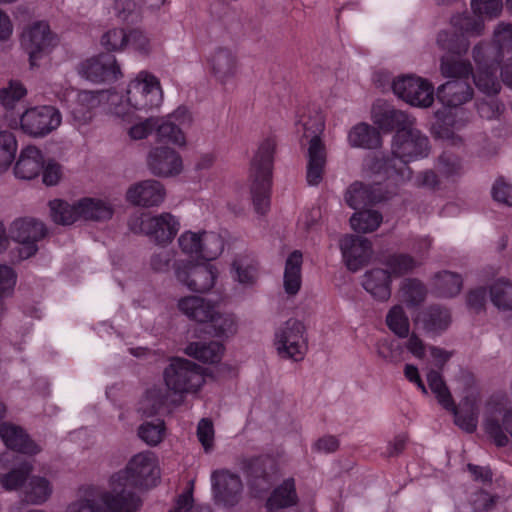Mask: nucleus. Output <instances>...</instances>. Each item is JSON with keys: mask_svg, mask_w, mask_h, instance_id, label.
<instances>
[{"mask_svg": "<svg viewBox=\"0 0 512 512\" xmlns=\"http://www.w3.org/2000/svg\"><path fill=\"white\" fill-rule=\"evenodd\" d=\"M382 214L376 210L364 209L355 212L350 218L351 227L359 233L375 231L382 223Z\"/></svg>", "mask_w": 512, "mask_h": 512, "instance_id": "79ce46f5", "label": "nucleus"}, {"mask_svg": "<svg viewBox=\"0 0 512 512\" xmlns=\"http://www.w3.org/2000/svg\"><path fill=\"white\" fill-rule=\"evenodd\" d=\"M275 341L280 357L300 361L307 351L306 327L290 318L276 331Z\"/></svg>", "mask_w": 512, "mask_h": 512, "instance_id": "6e6552de", "label": "nucleus"}, {"mask_svg": "<svg viewBox=\"0 0 512 512\" xmlns=\"http://www.w3.org/2000/svg\"><path fill=\"white\" fill-rule=\"evenodd\" d=\"M473 88L468 80H450L437 89V98L448 107H458L473 97Z\"/></svg>", "mask_w": 512, "mask_h": 512, "instance_id": "393cba45", "label": "nucleus"}, {"mask_svg": "<svg viewBox=\"0 0 512 512\" xmlns=\"http://www.w3.org/2000/svg\"><path fill=\"white\" fill-rule=\"evenodd\" d=\"M274 463L270 458L257 457L251 459L247 465V474L254 486L266 490L272 485Z\"/></svg>", "mask_w": 512, "mask_h": 512, "instance_id": "2f4dec72", "label": "nucleus"}, {"mask_svg": "<svg viewBox=\"0 0 512 512\" xmlns=\"http://www.w3.org/2000/svg\"><path fill=\"white\" fill-rule=\"evenodd\" d=\"M52 494V486L44 477L33 476L29 479L24 490V501L33 504L41 505L45 503Z\"/></svg>", "mask_w": 512, "mask_h": 512, "instance_id": "58836bf2", "label": "nucleus"}, {"mask_svg": "<svg viewBox=\"0 0 512 512\" xmlns=\"http://www.w3.org/2000/svg\"><path fill=\"white\" fill-rule=\"evenodd\" d=\"M395 95L417 107H429L434 100V88L426 80L413 75H404L393 81Z\"/></svg>", "mask_w": 512, "mask_h": 512, "instance_id": "f8f14e48", "label": "nucleus"}, {"mask_svg": "<svg viewBox=\"0 0 512 512\" xmlns=\"http://www.w3.org/2000/svg\"><path fill=\"white\" fill-rule=\"evenodd\" d=\"M147 163L152 174L159 177L174 176L182 170L180 155L168 147H157L151 150Z\"/></svg>", "mask_w": 512, "mask_h": 512, "instance_id": "4be33fe9", "label": "nucleus"}, {"mask_svg": "<svg viewBox=\"0 0 512 512\" xmlns=\"http://www.w3.org/2000/svg\"><path fill=\"white\" fill-rule=\"evenodd\" d=\"M21 45L29 55L31 67H36L38 66V60L55 45V37L46 22L37 21L23 31Z\"/></svg>", "mask_w": 512, "mask_h": 512, "instance_id": "4468645a", "label": "nucleus"}, {"mask_svg": "<svg viewBox=\"0 0 512 512\" xmlns=\"http://www.w3.org/2000/svg\"><path fill=\"white\" fill-rule=\"evenodd\" d=\"M491 195L494 201L512 206V184L505 181L504 178H498L492 186Z\"/></svg>", "mask_w": 512, "mask_h": 512, "instance_id": "338daca9", "label": "nucleus"}, {"mask_svg": "<svg viewBox=\"0 0 512 512\" xmlns=\"http://www.w3.org/2000/svg\"><path fill=\"white\" fill-rule=\"evenodd\" d=\"M237 324L232 314H221L214 310L203 331L213 337H229L236 333Z\"/></svg>", "mask_w": 512, "mask_h": 512, "instance_id": "c9c22d12", "label": "nucleus"}, {"mask_svg": "<svg viewBox=\"0 0 512 512\" xmlns=\"http://www.w3.org/2000/svg\"><path fill=\"white\" fill-rule=\"evenodd\" d=\"M235 279L242 284L252 285L257 278L258 263L249 257H239L233 261Z\"/></svg>", "mask_w": 512, "mask_h": 512, "instance_id": "09e8293b", "label": "nucleus"}, {"mask_svg": "<svg viewBox=\"0 0 512 512\" xmlns=\"http://www.w3.org/2000/svg\"><path fill=\"white\" fill-rule=\"evenodd\" d=\"M492 304L502 311H512V282L498 279L489 288Z\"/></svg>", "mask_w": 512, "mask_h": 512, "instance_id": "a19ab883", "label": "nucleus"}, {"mask_svg": "<svg viewBox=\"0 0 512 512\" xmlns=\"http://www.w3.org/2000/svg\"><path fill=\"white\" fill-rule=\"evenodd\" d=\"M418 320L427 334L436 336L449 327L451 315L448 309L439 305H432L419 314Z\"/></svg>", "mask_w": 512, "mask_h": 512, "instance_id": "c756f323", "label": "nucleus"}, {"mask_svg": "<svg viewBox=\"0 0 512 512\" xmlns=\"http://www.w3.org/2000/svg\"><path fill=\"white\" fill-rule=\"evenodd\" d=\"M372 118L374 124L384 133L395 131V134H399L411 125H416L414 117L391 106L374 108Z\"/></svg>", "mask_w": 512, "mask_h": 512, "instance_id": "aec40b11", "label": "nucleus"}, {"mask_svg": "<svg viewBox=\"0 0 512 512\" xmlns=\"http://www.w3.org/2000/svg\"><path fill=\"white\" fill-rule=\"evenodd\" d=\"M32 471V465L24 461L19 467L12 469L6 474H0V483L6 490H17L27 480Z\"/></svg>", "mask_w": 512, "mask_h": 512, "instance_id": "3c124183", "label": "nucleus"}, {"mask_svg": "<svg viewBox=\"0 0 512 512\" xmlns=\"http://www.w3.org/2000/svg\"><path fill=\"white\" fill-rule=\"evenodd\" d=\"M164 186L157 180H144L131 186L127 193V200L133 205L152 207L158 206L165 198Z\"/></svg>", "mask_w": 512, "mask_h": 512, "instance_id": "b1692460", "label": "nucleus"}, {"mask_svg": "<svg viewBox=\"0 0 512 512\" xmlns=\"http://www.w3.org/2000/svg\"><path fill=\"white\" fill-rule=\"evenodd\" d=\"M128 226L131 232L144 234L157 244L171 243L180 229L179 220L169 212L155 216L150 214L132 216Z\"/></svg>", "mask_w": 512, "mask_h": 512, "instance_id": "20e7f679", "label": "nucleus"}, {"mask_svg": "<svg viewBox=\"0 0 512 512\" xmlns=\"http://www.w3.org/2000/svg\"><path fill=\"white\" fill-rule=\"evenodd\" d=\"M276 143L267 138L259 145L250 166L251 195L255 211L265 214L270 207L272 165Z\"/></svg>", "mask_w": 512, "mask_h": 512, "instance_id": "f03ea898", "label": "nucleus"}, {"mask_svg": "<svg viewBox=\"0 0 512 512\" xmlns=\"http://www.w3.org/2000/svg\"><path fill=\"white\" fill-rule=\"evenodd\" d=\"M50 214L53 221L61 225H71L78 219H81L79 201L69 204L60 199H54L49 202Z\"/></svg>", "mask_w": 512, "mask_h": 512, "instance_id": "4c0bfd02", "label": "nucleus"}, {"mask_svg": "<svg viewBox=\"0 0 512 512\" xmlns=\"http://www.w3.org/2000/svg\"><path fill=\"white\" fill-rule=\"evenodd\" d=\"M493 40L501 52H512V24L499 23L494 30Z\"/></svg>", "mask_w": 512, "mask_h": 512, "instance_id": "0e129e2a", "label": "nucleus"}, {"mask_svg": "<svg viewBox=\"0 0 512 512\" xmlns=\"http://www.w3.org/2000/svg\"><path fill=\"white\" fill-rule=\"evenodd\" d=\"M431 151L430 140L416 125H411L404 132L394 134L391 152L399 159L410 163L428 157Z\"/></svg>", "mask_w": 512, "mask_h": 512, "instance_id": "1a4fd4ad", "label": "nucleus"}, {"mask_svg": "<svg viewBox=\"0 0 512 512\" xmlns=\"http://www.w3.org/2000/svg\"><path fill=\"white\" fill-rule=\"evenodd\" d=\"M348 142L352 147L375 149L381 146L382 140L375 127L367 123H358L349 131Z\"/></svg>", "mask_w": 512, "mask_h": 512, "instance_id": "473e14b6", "label": "nucleus"}, {"mask_svg": "<svg viewBox=\"0 0 512 512\" xmlns=\"http://www.w3.org/2000/svg\"><path fill=\"white\" fill-rule=\"evenodd\" d=\"M44 156L35 146L23 149L14 167V174L23 180H32L38 177L43 169Z\"/></svg>", "mask_w": 512, "mask_h": 512, "instance_id": "a878e982", "label": "nucleus"}, {"mask_svg": "<svg viewBox=\"0 0 512 512\" xmlns=\"http://www.w3.org/2000/svg\"><path fill=\"white\" fill-rule=\"evenodd\" d=\"M454 415V422L461 429L468 433H473L477 428L478 423V412H468L465 410H459L454 403V409H446Z\"/></svg>", "mask_w": 512, "mask_h": 512, "instance_id": "680f3d73", "label": "nucleus"}, {"mask_svg": "<svg viewBox=\"0 0 512 512\" xmlns=\"http://www.w3.org/2000/svg\"><path fill=\"white\" fill-rule=\"evenodd\" d=\"M79 73L93 83L114 82L122 77L116 57L111 53H101L82 62Z\"/></svg>", "mask_w": 512, "mask_h": 512, "instance_id": "dca6fc26", "label": "nucleus"}, {"mask_svg": "<svg viewBox=\"0 0 512 512\" xmlns=\"http://www.w3.org/2000/svg\"><path fill=\"white\" fill-rule=\"evenodd\" d=\"M297 499L294 480L287 479L273 491L266 507L269 511L290 507L297 503Z\"/></svg>", "mask_w": 512, "mask_h": 512, "instance_id": "e433bc0d", "label": "nucleus"}, {"mask_svg": "<svg viewBox=\"0 0 512 512\" xmlns=\"http://www.w3.org/2000/svg\"><path fill=\"white\" fill-rule=\"evenodd\" d=\"M224 346L218 341L192 342L185 348V353L204 363H217L221 360Z\"/></svg>", "mask_w": 512, "mask_h": 512, "instance_id": "72a5a7b5", "label": "nucleus"}, {"mask_svg": "<svg viewBox=\"0 0 512 512\" xmlns=\"http://www.w3.org/2000/svg\"><path fill=\"white\" fill-rule=\"evenodd\" d=\"M17 141L13 133L0 132V171L7 169L15 158Z\"/></svg>", "mask_w": 512, "mask_h": 512, "instance_id": "5fc2aeb1", "label": "nucleus"}, {"mask_svg": "<svg viewBox=\"0 0 512 512\" xmlns=\"http://www.w3.org/2000/svg\"><path fill=\"white\" fill-rule=\"evenodd\" d=\"M302 253L293 251L287 258L284 270V289L289 295H295L301 288Z\"/></svg>", "mask_w": 512, "mask_h": 512, "instance_id": "f704fd0d", "label": "nucleus"}, {"mask_svg": "<svg viewBox=\"0 0 512 512\" xmlns=\"http://www.w3.org/2000/svg\"><path fill=\"white\" fill-rule=\"evenodd\" d=\"M168 392L162 388L153 387L147 390L140 403V411L147 417L154 416L165 406Z\"/></svg>", "mask_w": 512, "mask_h": 512, "instance_id": "de8ad7c7", "label": "nucleus"}, {"mask_svg": "<svg viewBox=\"0 0 512 512\" xmlns=\"http://www.w3.org/2000/svg\"><path fill=\"white\" fill-rule=\"evenodd\" d=\"M438 167L446 176L458 175L462 170L461 160L455 154L444 151L438 158Z\"/></svg>", "mask_w": 512, "mask_h": 512, "instance_id": "69168bd1", "label": "nucleus"}, {"mask_svg": "<svg viewBox=\"0 0 512 512\" xmlns=\"http://www.w3.org/2000/svg\"><path fill=\"white\" fill-rule=\"evenodd\" d=\"M402 291L406 303L410 306L419 305L426 297V288L417 279H406L402 285Z\"/></svg>", "mask_w": 512, "mask_h": 512, "instance_id": "4d7b16f0", "label": "nucleus"}, {"mask_svg": "<svg viewBox=\"0 0 512 512\" xmlns=\"http://www.w3.org/2000/svg\"><path fill=\"white\" fill-rule=\"evenodd\" d=\"M207 62L212 75L222 84H225L237 73V55L228 47H216L208 56Z\"/></svg>", "mask_w": 512, "mask_h": 512, "instance_id": "5701e85b", "label": "nucleus"}, {"mask_svg": "<svg viewBox=\"0 0 512 512\" xmlns=\"http://www.w3.org/2000/svg\"><path fill=\"white\" fill-rule=\"evenodd\" d=\"M102 46L108 51H120L128 45V34L121 28H113L101 37Z\"/></svg>", "mask_w": 512, "mask_h": 512, "instance_id": "13d9d810", "label": "nucleus"}, {"mask_svg": "<svg viewBox=\"0 0 512 512\" xmlns=\"http://www.w3.org/2000/svg\"><path fill=\"white\" fill-rule=\"evenodd\" d=\"M65 512H108L100 502L95 499L82 498L70 503Z\"/></svg>", "mask_w": 512, "mask_h": 512, "instance_id": "774afa93", "label": "nucleus"}, {"mask_svg": "<svg viewBox=\"0 0 512 512\" xmlns=\"http://www.w3.org/2000/svg\"><path fill=\"white\" fill-rule=\"evenodd\" d=\"M0 437L5 445L23 454H36L39 449L22 428L3 423L0 425Z\"/></svg>", "mask_w": 512, "mask_h": 512, "instance_id": "bb28decb", "label": "nucleus"}, {"mask_svg": "<svg viewBox=\"0 0 512 512\" xmlns=\"http://www.w3.org/2000/svg\"><path fill=\"white\" fill-rule=\"evenodd\" d=\"M340 250L347 268L356 272L366 265L373 253L372 243L364 237L345 235L340 240Z\"/></svg>", "mask_w": 512, "mask_h": 512, "instance_id": "a211bd4d", "label": "nucleus"}, {"mask_svg": "<svg viewBox=\"0 0 512 512\" xmlns=\"http://www.w3.org/2000/svg\"><path fill=\"white\" fill-rule=\"evenodd\" d=\"M177 279L197 293L210 291L217 277V269L210 264H194L190 261L175 264Z\"/></svg>", "mask_w": 512, "mask_h": 512, "instance_id": "ddd939ff", "label": "nucleus"}, {"mask_svg": "<svg viewBox=\"0 0 512 512\" xmlns=\"http://www.w3.org/2000/svg\"><path fill=\"white\" fill-rule=\"evenodd\" d=\"M163 377L167 388L176 394L196 392L204 383L201 367L184 358L171 359Z\"/></svg>", "mask_w": 512, "mask_h": 512, "instance_id": "423d86ee", "label": "nucleus"}, {"mask_svg": "<svg viewBox=\"0 0 512 512\" xmlns=\"http://www.w3.org/2000/svg\"><path fill=\"white\" fill-rule=\"evenodd\" d=\"M114 11L117 18L128 24H134L141 20V13L134 0H115Z\"/></svg>", "mask_w": 512, "mask_h": 512, "instance_id": "6e6d98bb", "label": "nucleus"}, {"mask_svg": "<svg viewBox=\"0 0 512 512\" xmlns=\"http://www.w3.org/2000/svg\"><path fill=\"white\" fill-rule=\"evenodd\" d=\"M383 264L389 275L401 277L411 273L420 263L406 253H393L385 257Z\"/></svg>", "mask_w": 512, "mask_h": 512, "instance_id": "ea45409f", "label": "nucleus"}, {"mask_svg": "<svg viewBox=\"0 0 512 512\" xmlns=\"http://www.w3.org/2000/svg\"><path fill=\"white\" fill-rule=\"evenodd\" d=\"M462 285L463 279L457 273L442 271L436 274V286L444 297L456 296L461 291Z\"/></svg>", "mask_w": 512, "mask_h": 512, "instance_id": "8fccbe9b", "label": "nucleus"}, {"mask_svg": "<svg viewBox=\"0 0 512 512\" xmlns=\"http://www.w3.org/2000/svg\"><path fill=\"white\" fill-rule=\"evenodd\" d=\"M224 249L221 236L214 232H202L200 258L206 261L216 259Z\"/></svg>", "mask_w": 512, "mask_h": 512, "instance_id": "603ef678", "label": "nucleus"}, {"mask_svg": "<svg viewBox=\"0 0 512 512\" xmlns=\"http://www.w3.org/2000/svg\"><path fill=\"white\" fill-rule=\"evenodd\" d=\"M387 327L399 338H407L410 333V321L400 305L393 306L385 319Z\"/></svg>", "mask_w": 512, "mask_h": 512, "instance_id": "49530a36", "label": "nucleus"}, {"mask_svg": "<svg viewBox=\"0 0 512 512\" xmlns=\"http://www.w3.org/2000/svg\"><path fill=\"white\" fill-rule=\"evenodd\" d=\"M124 473H115L110 479V489L101 494V502L109 512H137L142 500L135 487L125 480Z\"/></svg>", "mask_w": 512, "mask_h": 512, "instance_id": "0eeeda50", "label": "nucleus"}, {"mask_svg": "<svg viewBox=\"0 0 512 512\" xmlns=\"http://www.w3.org/2000/svg\"><path fill=\"white\" fill-rule=\"evenodd\" d=\"M472 76L476 87L481 92L489 96L497 95L500 92L501 84L496 76V68H492V66L478 68Z\"/></svg>", "mask_w": 512, "mask_h": 512, "instance_id": "a18cd8bd", "label": "nucleus"}, {"mask_svg": "<svg viewBox=\"0 0 512 512\" xmlns=\"http://www.w3.org/2000/svg\"><path fill=\"white\" fill-rule=\"evenodd\" d=\"M47 234L45 225L31 217L19 218L13 221L9 230V236L22 247L19 249V257L27 259L38 251L37 242Z\"/></svg>", "mask_w": 512, "mask_h": 512, "instance_id": "9d476101", "label": "nucleus"}, {"mask_svg": "<svg viewBox=\"0 0 512 512\" xmlns=\"http://www.w3.org/2000/svg\"><path fill=\"white\" fill-rule=\"evenodd\" d=\"M501 0H471V8L476 16L496 17L502 10Z\"/></svg>", "mask_w": 512, "mask_h": 512, "instance_id": "e2e57ef3", "label": "nucleus"}, {"mask_svg": "<svg viewBox=\"0 0 512 512\" xmlns=\"http://www.w3.org/2000/svg\"><path fill=\"white\" fill-rule=\"evenodd\" d=\"M447 37L446 32L439 33L437 37V42L451 52L441 58V74L446 78H453V80H468L473 74L472 65L469 61L460 59L459 56L467 52L469 43L464 37H461L457 39L459 43L456 46L442 44Z\"/></svg>", "mask_w": 512, "mask_h": 512, "instance_id": "9b49d317", "label": "nucleus"}, {"mask_svg": "<svg viewBox=\"0 0 512 512\" xmlns=\"http://www.w3.org/2000/svg\"><path fill=\"white\" fill-rule=\"evenodd\" d=\"M427 382L431 391L435 394L438 403L446 409H454L453 397L439 371L430 370L427 374Z\"/></svg>", "mask_w": 512, "mask_h": 512, "instance_id": "c03bdc74", "label": "nucleus"}, {"mask_svg": "<svg viewBox=\"0 0 512 512\" xmlns=\"http://www.w3.org/2000/svg\"><path fill=\"white\" fill-rule=\"evenodd\" d=\"M189 115L186 108L179 107L166 119L157 118L156 135L159 142L172 143L178 146L185 144V136L180 125L189 121Z\"/></svg>", "mask_w": 512, "mask_h": 512, "instance_id": "412c9836", "label": "nucleus"}, {"mask_svg": "<svg viewBox=\"0 0 512 512\" xmlns=\"http://www.w3.org/2000/svg\"><path fill=\"white\" fill-rule=\"evenodd\" d=\"M384 199L380 188L355 182L349 186L345 193V201L353 209L373 205Z\"/></svg>", "mask_w": 512, "mask_h": 512, "instance_id": "c85d7f7f", "label": "nucleus"}, {"mask_svg": "<svg viewBox=\"0 0 512 512\" xmlns=\"http://www.w3.org/2000/svg\"><path fill=\"white\" fill-rule=\"evenodd\" d=\"M202 233L186 231L178 239L179 246L183 253L200 258Z\"/></svg>", "mask_w": 512, "mask_h": 512, "instance_id": "052dcab7", "label": "nucleus"}, {"mask_svg": "<svg viewBox=\"0 0 512 512\" xmlns=\"http://www.w3.org/2000/svg\"><path fill=\"white\" fill-rule=\"evenodd\" d=\"M408 162L391 156L375 157L371 163V171L383 180L390 181L395 186L403 185L412 178L413 171Z\"/></svg>", "mask_w": 512, "mask_h": 512, "instance_id": "6ab92c4d", "label": "nucleus"}, {"mask_svg": "<svg viewBox=\"0 0 512 512\" xmlns=\"http://www.w3.org/2000/svg\"><path fill=\"white\" fill-rule=\"evenodd\" d=\"M164 433L165 423L163 420L144 422L138 428V436L150 446L159 444L164 438Z\"/></svg>", "mask_w": 512, "mask_h": 512, "instance_id": "864d4df0", "label": "nucleus"}, {"mask_svg": "<svg viewBox=\"0 0 512 512\" xmlns=\"http://www.w3.org/2000/svg\"><path fill=\"white\" fill-rule=\"evenodd\" d=\"M211 481L216 504L232 507L239 502L243 485L238 475L227 470L214 471Z\"/></svg>", "mask_w": 512, "mask_h": 512, "instance_id": "f3484780", "label": "nucleus"}, {"mask_svg": "<svg viewBox=\"0 0 512 512\" xmlns=\"http://www.w3.org/2000/svg\"><path fill=\"white\" fill-rule=\"evenodd\" d=\"M81 218L85 220L102 221L110 219L113 215L112 208L101 200L83 198L79 200Z\"/></svg>", "mask_w": 512, "mask_h": 512, "instance_id": "37998d69", "label": "nucleus"}, {"mask_svg": "<svg viewBox=\"0 0 512 512\" xmlns=\"http://www.w3.org/2000/svg\"><path fill=\"white\" fill-rule=\"evenodd\" d=\"M26 94V88L19 81L11 80L7 87L0 89V102L5 109L4 118L10 128L20 129L33 138H43L60 126L61 113L50 105L20 111L17 106Z\"/></svg>", "mask_w": 512, "mask_h": 512, "instance_id": "f257e3e1", "label": "nucleus"}, {"mask_svg": "<svg viewBox=\"0 0 512 512\" xmlns=\"http://www.w3.org/2000/svg\"><path fill=\"white\" fill-rule=\"evenodd\" d=\"M126 101L135 111L147 113L158 108L163 101L160 81L149 72H140L128 85Z\"/></svg>", "mask_w": 512, "mask_h": 512, "instance_id": "39448f33", "label": "nucleus"}, {"mask_svg": "<svg viewBox=\"0 0 512 512\" xmlns=\"http://www.w3.org/2000/svg\"><path fill=\"white\" fill-rule=\"evenodd\" d=\"M299 122L303 129L301 144L304 145L303 139L308 140L306 180L308 185L317 186L323 179L327 163L326 146L320 137L325 127L324 119L316 113L307 119L302 118Z\"/></svg>", "mask_w": 512, "mask_h": 512, "instance_id": "7ed1b4c3", "label": "nucleus"}, {"mask_svg": "<svg viewBox=\"0 0 512 512\" xmlns=\"http://www.w3.org/2000/svg\"><path fill=\"white\" fill-rule=\"evenodd\" d=\"M363 288L379 301H386L391 296V278L386 269L374 268L363 276Z\"/></svg>", "mask_w": 512, "mask_h": 512, "instance_id": "cd10ccee", "label": "nucleus"}, {"mask_svg": "<svg viewBox=\"0 0 512 512\" xmlns=\"http://www.w3.org/2000/svg\"><path fill=\"white\" fill-rule=\"evenodd\" d=\"M117 473H124L125 480L137 488H150L157 484L160 473L155 457L152 453H139L127 464L124 470Z\"/></svg>", "mask_w": 512, "mask_h": 512, "instance_id": "2eb2a0df", "label": "nucleus"}, {"mask_svg": "<svg viewBox=\"0 0 512 512\" xmlns=\"http://www.w3.org/2000/svg\"><path fill=\"white\" fill-rule=\"evenodd\" d=\"M452 23L459 27L463 33L475 36H479L484 29V23L480 16L473 17L466 13L453 17Z\"/></svg>", "mask_w": 512, "mask_h": 512, "instance_id": "bf43d9fd", "label": "nucleus"}, {"mask_svg": "<svg viewBox=\"0 0 512 512\" xmlns=\"http://www.w3.org/2000/svg\"><path fill=\"white\" fill-rule=\"evenodd\" d=\"M178 308L187 317L206 325L213 314L215 307L205 299L198 296H188L179 300Z\"/></svg>", "mask_w": 512, "mask_h": 512, "instance_id": "7c9ffc66", "label": "nucleus"}]
</instances>
